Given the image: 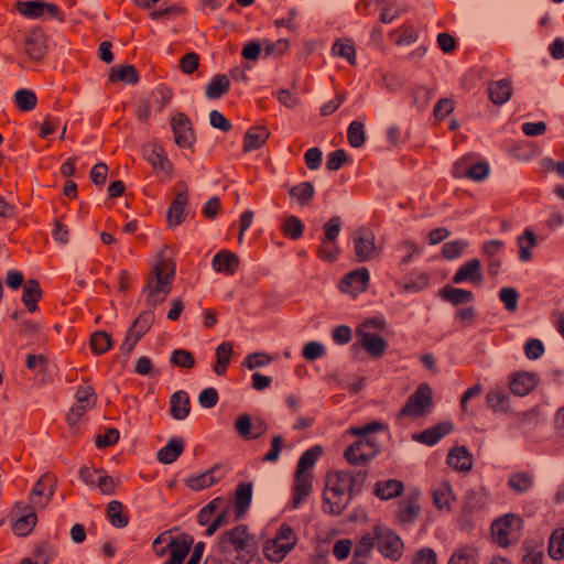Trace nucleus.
<instances>
[{
	"label": "nucleus",
	"instance_id": "obj_1",
	"mask_svg": "<svg viewBox=\"0 0 564 564\" xmlns=\"http://www.w3.org/2000/svg\"><path fill=\"white\" fill-rule=\"evenodd\" d=\"M216 547L226 557L234 556L235 564H249L256 554L257 542L248 528L241 524L224 532Z\"/></svg>",
	"mask_w": 564,
	"mask_h": 564
},
{
	"label": "nucleus",
	"instance_id": "obj_2",
	"mask_svg": "<svg viewBox=\"0 0 564 564\" xmlns=\"http://www.w3.org/2000/svg\"><path fill=\"white\" fill-rule=\"evenodd\" d=\"M382 429L383 425L376 421L364 426L350 427L347 433L360 438L346 448L345 458L352 465H365L379 453V444L370 434Z\"/></svg>",
	"mask_w": 564,
	"mask_h": 564
},
{
	"label": "nucleus",
	"instance_id": "obj_3",
	"mask_svg": "<svg viewBox=\"0 0 564 564\" xmlns=\"http://www.w3.org/2000/svg\"><path fill=\"white\" fill-rule=\"evenodd\" d=\"M175 268L163 257L156 261L152 269V275L148 279L143 289L147 303L150 306H156L165 301L171 291V284L174 279Z\"/></svg>",
	"mask_w": 564,
	"mask_h": 564
},
{
	"label": "nucleus",
	"instance_id": "obj_4",
	"mask_svg": "<svg viewBox=\"0 0 564 564\" xmlns=\"http://www.w3.org/2000/svg\"><path fill=\"white\" fill-rule=\"evenodd\" d=\"M321 454L322 448L319 446H314L301 455L297 463L295 481L293 486V498L291 502L293 509H297L310 495L312 490L310 469L314 467Z\"/></svg>",
	"mask_w": 564,
	"mask_h": 564
},
{
	"label": "nucleus",
	"instance_id": "obj_5",
	"mask_svg": "<svg viewBox=\"0 0 564 564\" xmlns=\"http://www.w3.org/2000/svg\"><path fill=\"white\" fill-rule=\"evenodd\" d=\"M297 538L293 529L283 523L278 529L275 536L263 546L264 556L272 562H281L295 546Z\"/></svg>",
	"mask_w": 564,
	"mask_h": 564
},
{
	"label": "nucleus",
	"instance_id": "obj_6",
	"mask_svg": "<svg viewBox=\"0 0 564 564\" xmlns=\"http://www.w3.org/2000/svg\"><path fill=\"white\" fill-rule=\"evenodd\" d=\"M372 532L375 544L382 556L392 561H397L402 556L404 544L393 530L388 527L377 525Z\"/></svg>",
	"mask_w": 564,
	"mask_h": 564
},
{
	"label": "nucleus",
	"instance_id": "obj_7",
	"mask_svg": "<svg viewBox=\"0 0 564 564\" xmlns=\"http://www.w3.org/2000/svg\"><path fill=\"white\" fill-rule=\"evenodd\" d=\"M521 525L522 520L520 517L516 514H506L505 517L497 519L491 524V533L495 541L500 546H508L517 539Z\"/></svg>",
	"mask_w": 564,
	"mask_h": 564
},
{
	"label": "nucleus",
	"instance_id": "obj_8",
	"mask_svg": "<svg viewBox=\"0 0 564 564\" xmlns=\"http://www.w3.org/2000/svg\"><path fill=\"white\" fill-rule=\"evenodd\" d=\"M354 253L359 262H367L378 256L375 234L367 228L357 229L352 236Z\"/></svg>",
	"mask_w": 564,
	"mask_h": 564
},
{
	"label": "nucleus",
	"instance_id": "obj_9",
	"mask_svg": "<svg viewBox=\"0 0 564 564\" xmlns=\"http://www.w3.org/2000/svg\"><path fill=\"white\" fill-rule=\"evenodd\" d=\"M432 403L431 388L427 384H421L417 390L409 398L400 412L401 416H419Z\"/></svg>",
	"mask_w": 564,
	"mask_h": 564
},
{
	"label": "nucleus",
	"instance_id": "obj_10",
	"mask_svg": "<svg viewBox=\"0 0 564 564\" xmlns=\"http://www.w3.org/2000/svg\"><path fill=\"white\" fill-rule=\"evenodd\" d=\"M153 322V314L150 312L142 313L128 329L121 350L129 354L134 348L140 338L150 329Z\"/></svg>",
	"mask_w": 564,
	"mask_h": 564
},
{
	"label": "nucleus",
	"instance_id": "obj_11",
	"mask_svg": "<svg viewBox=\"0 0 564 564\" xmlns=\"http://www.w3.org/2000/svg\"><path fill=\"white\" fill-rule=\"evenodd\" d=\"M455 284L470 283L474 285L481 284L484 281V271L478 259H469L462 264L452 278Z\"/></svg>",
	"mask_w": 564,
	"mask_h": 564
},
{
	"label": "nucleus",
	"instance_id": "obj_12",
	"mask_svg": "<svg viewBox=\"0 0 564 564\" xmlns=\"http://www.w3.org/2000/svg\"><path fill=\"white\" fill-rule=\"evenodd\" d=\"M175 143L181 148H191L195 141L192 123L187 116L177 113L171 121Z\"/></svg>",
	"mask_w": 564,
	"mask_h": 564
},
{
	"label": "nucleus",
	"instance_id": "obj_13",
	"mask_svg": "<svg viewBox=\"0 0 564 564\" xmlns=\"http://www.w3.org/2000/svg\"><path fill=\"white\" fill-rule=\"evenodd\" d=\"M370 275L366 268H359L346 274L341 281L340 289L343 292L356 295L367 289Z\"/></svg>",
	"mask_w": 564,
	"mask_h": 564
},
{
	"label": "nucleus",
	"instance_id": "obj_14",
	"mask_svg": "<svg viewBox=\"0 0 564 564\" xmlns=\"http://www.w3.org/2000/svg\"><path fill=\"white\" fill-rule=\"evenodd\" d=\"M226 474L225 468L221 465H215L213 468L197 476H193L186 479V485L192 490H203L224 478Z\"/></svg>",
	"mask_w": 564,
	"mask_h": 564
},
{
	"label": "nucleus",
	"instance_id": "obj_15",
	"mask_svg": "<svg viewBox=\"0 0 564 564\" xmlns=\"http://www.w3.org/2000/svg\"><path fill=\"white\" fill-rule=\"evenodd\" d=\"M178 193L167 210V221L172 226L180 225L184 219V209L187 204V188L184 182L176 184Z\"/></svg>",
	"mask_w": 564,
	"mask_h": 564
},
{
	"label": "nucleus",
	"instance_id": "obj_16",
	"mask_svg": "<svg viewBox=\"0 0 564 564\" xmlns=\"http://www.w3.org/2000/svg\"><path fill=\"white\" fill-rule=\"evenodd\" d=\"M357 336L360 346L365 348L370 356L380 357L384 352L387 343L381 336L366 332V329L362 328L357 330Z\"/></svg>",
	"mask_w": 564,
	"mask_h": 564
},
{
	"label": "nucleus",
	"instance_id": "obj_17",
	"mask_svg": "<svg viewBox=\"0 0 564 564\" xmlns=\"http://www.w3.org/2000/svg\"><path fill=\"white\" fill-rule=\"evenodd\" d=\"M212 267L216 272L232 275L239 267V258L234 252L221 250L214 256Z\"/></svg>",
	"mask_w": 564,
	"mask_h": 564
},
{
	"label": "nucleus",
	"instance_id": "obj_18",
	"mask_svg": "<svg viewBox=\"0 0 564 564\" xmlns=\"http://www.w3.org/2000/svg\"><path fill=\"white\" fill-rule=\"evenodd\" d=\"M143 156L154 170L162 171L166 174L170 173L171 164L159 144L151 143L145 145L143 148Z\"/></svg>",
	"mask_w": 564,
	"mask_h": 564
},
{
	"label": "nucleus",
	"instance_id": "obj_19",
	"mask_svg": "<svg viewBox=\"0 0 564 564\" xmlns=\"http://www.w3.org/2000/svg\"><path fill=\"white\" fill-rule=\"evenodd\" d=\"M452 430V423L443 422L421 432L420 434H415L413 438L420 443L432 446L435 445L442 437L448 435Z\"/></svg>",
	"mask_w": 564,
	"mask_h": 564
},
{
	"label": "nucleus",
	"instance_id": "obj_20",
	"mask_svg": "<svg viewBox=\"0 0 564 564\" xmlns=\"http://www.w3.org/2000/svg\"><path fill=\"white\" fill-rule=\"evenodd\" d=\"M350 494L324 492V511L330 514H340L349 505Z\"/></svg>",
	"mask_w": 564,
	"mask_h": 564
},
{
	"label": "nucleus",
	"instance_id": "obj_21",
	"mask_svg": "<svg viewBox=\"0 0 564 564\" xmlns=\"http://www.w3.org/2000/svg\"><path fill=\"white\" fill-rule=\"evenodd\" d=\"M447 464L460 471H468L473 467L470 453L465 446L452 448L447 455Z\"/></svg>",
	"mask_w": 564,
	"mask_h": 564
},
{
	"label": "nucleus",
	"instance_id": "obj_22",
	"mask_svg": "<svg viewBox=\"0 0 564 564\" xmlns=\"http://www.w3.org/2000/svg\"><path fill=\"white\" fill-rule=\"evenodd\" d=\"M252 499V485L251 484H239L235 492V503L232 506L236 517L238 520L245 511L249 508Z\"/></svg>",
	"mask_w": 564,
	"mask_h": 564
},
{
	"label": "nucleus",
	"instance_id": "obj_23",
	"mask_svg": "<svg viewBox=\"0 0 564 564\" xmlns=\"http://www.w3.org/2000/svg\"><path fill=\"white\" fill-rule=\"evenodd\" d=\"M452 486L447 481H441L433 489L434 506L441 511H449L454 501Z\"/></svg>",
	"mask_w": 564,
	"mask_h": 564
},
{
	"label": "nucleus",
	"instance_id": "obj_24",
	"mask_svg": "<svg viewBox=\"0 0 564 564\" xmlns=\"http://www.w3.org/2000/svg\"><path fill=\"white\" fill-rule=\"evenodd\" d=\"M183 449L184 441L180 437H174L156 453V458L162 464H172L181 456Z\"/></svg>",
	"mask_w": 564,
	"mask_h": 564
},
{
	"label": "nucleus",
	"instance_id": "obj_25",
	"mask_svg": "<svg viewBox=\"0 0 564 564\" xmlns=\"http://www.w3.org/2000/svg\"><path fill=\"white\" fill-rule=\"evenodd\" d=\"M447 564H479V552L474 545H462L454 550Z\"/></svg>",
	"mask_w": 564,
	"mask_h": 564
},
{
	"label": "nucleus",
	"instance_id": "obj_26",
	"mask_svg": "<svg viewBox=\"0 0 564 564\" xmlns=\"http://www.w3.org/2000/svg\"><path fill=\"white\" fill-rule=\"evenodd\" d=\"M441 296L443 300L449 302L455 306L460 304H467L475 300V295L471 291L454 288L451 285H445L441 290Z\"/></svg>",
	"mask_w": 564,
	"mask_h": 564
},
{
	"label": "nucleus",
	"instance_id": "obj_27",
	"mask_svg": "<svg viewBox=\"0 0 564 564\" xmlns=\"http://www.w3.org/2000/svg\"><path fill=\"white\" fill-rule=\"evenodd\" d=\"M534 486V478L524 471L513 473L508 477V487L518 495L529 492Z\"/></svg>",
	"mask_w": 564,
	"mask_h": 564
},
{
	"label": "nucleus",
	"instance_id": "obj_28",
	"mask_svg": "<svg viewBox=\"0 0 564 564\" xmlns=\"http://www.w3.org/2000/svg\"><path fill=\"white\" fill-rule=\"evenodd\" d=\"M490 100L496 105L506 104L512 95L511 83L507 79H500L489 85Z\"/></svg>",
	"mask_w": 564,
	"mask_h": 564
},
{
	"label": "nucleus",
	"instance_id": "obj_29",
	"mask_svg": "<svg viewBox=\"0 0 564 564\" xmlns=\"http://www.w3.org/2000/svg\"><path fill=\"white\" fill-rule=\"evenodd\" d=\"M535 384V376L525 372L517 373L516 376L512 377V380L510 382V390L516 395L522 397L527 395L531 390H533Z\"/></svg>",
	"mask_w": 564,
	"mask_h": 564
},
{
	"label": "nucleus",
	"instance_id": "obj_30",
	"mask_svg": "<svg viewBox=\"0 0 564 564\" xmlns=\"http://www.w3.org/2000/svg\"><path fill=\"white\" fill-rule=\"evenodd\" d=\"M191 543L192 540L187 541L185 538L171 540L166 546L171 554L165 564H182L189 552Z\"/></svg>",
	"mask_w": 564,
	"mask_h": 564
},
{
	"label": "nucleus",
	"instance_id": "obj_31",
	"mask_svg": "<svg viewBox=\"0 0 564 564\" xmlns=\"http://www.w3.org/2000/svg\"><path fill=\"white\" fill-rule=\"evenodd\" d=\"M171 413L175 420H184L189 414V399L185 391H177L171 397Z\"/></svg>",
	"mask_w": 564,
	"mask_h": 564
},
{
	"label": "nucleus",
	"instance_id": "obj_32",
	"mask_svg": "<svg viewBox=\"0 0 564 564\" xmlns=\"http://www.w3.org/2000/svg\"><path fill=\"white\" fill-rule=\"evenodd\" d=\"M334 477L338 480L341 488L351 496L359 491L364 481V476L360 473L354 474L347 470L337 471Z\"/></svg>",
	"mask_w": 564,
	"mask_h": 564
},
{
	"label": "nucleus",
	"instance_id": "obj_33",
	"mask_svg": "<svg viewBox=\"0 0 564 564\" xmlns=\"http://www.w3.org/2000/svg\"><path fill=\"white\" fill-rule=\"evenodd\" d=\"M375 536L373 532H369L361 538V540L356 544L354 550L352 564H365L367 557L370 554L371 549L375 546Z\"/></svg>",
	"mask_w": 564,
	"mask_h": 564
},
{
	"label": "nucleus",
	"instance_id": "obj_34",
	"mask_svg": "<svg viewBox=\"0 0 564 564\" xmlns=\"http://www.w3.org/2000/svg\"><path fill=\"white\" fill-rule=\"evenodd\" d=\"M41 297L40 284L36 280H28L23 285L22 302L30 312L36 310V303Z\"/></svg>",
	"mask_w": 564,
	"mask_h": 564
},
{
	"label": "nucleus",
	"instance_id": "obj_35",
	"mask_svg": "<svg viewBox=\"0 0 564 564\" xmlns=\"http://www.w3.org/2000/svg\"><path fill=\"white\" fill-rule=\"evenodd\" d=\"M269 132L264 128H251L246 137L243 142V150L246 152H251L259 149L268 139Z\"/></svg>",
	"mask_w": 564,
	"mask_h": 564
},
{
	"label": "nucleus",
	"instance_id": "obj_36",
	"mask_svg": "<svg viewBox=\"0 0 564 564\" xmlns=\"http://www.w3.org/2000/svg\"><path fill=\"white\" fill-rule=\"evenodd\" d=\"M332 53L346 59L350 65H356V51L349 39H338L334 42Z\"/></svg>",
	"mask_w": 564,
	"mask_h": 564
},
{
	"label": "nucleus",
	"instance_id": "obj_37",
	"mask_svg": "<svg viewBox=\"0 0 564 564\" xmlns=\"http://www.w3.org/2000/svg\"><path fill=\"white\" fill-rule=\"evenodd\" d=\"M230 82L224 74H218L206 86V97L209 99H218L229 89Z\"/></svg>",
	"mask_w": 564,
	"mask_h": 564
},
{
	"label": "nucleus",
	"instance_id": "obj_38",
	"mask_svg": "<svg viewBox=\"0 0 564 564\" xmlns=\"http://www.w3.org/2000/svg\"><path fill=\"white\" fill-rule=\"evenodd\" d=\"M232 355V345L228 341H224L216 348L217 361L214 366V371L218 376H223L230 362Z\"/></svg>",
	"mask_w": 564,
	"mask_h": 564
},
{
	"label": "nucleus",
	"instance_id": "obj_39",
	"mask_svg": "<svg viewBox=\"0 0 564 564\" xmlns=\"http://www.w3.org/2000/svg\"><path fill=\"white\" fill-rule=\"evenodd\" d=\"M403 490V484L397 479L378 482L376 486V495L382 500H389L400 496Z\"/></svg>",
	"mask_w": 564,
	"mask_h": 564
},
{
	"label": "nucleus",
	"instance_id": "obj_40",
	"mask_svg": "<svg viewBox=\"0 0 564 564\" xmlns=\"http://www.w3.org/2000/svg\"><path fill=\"white\" fill-rule=\"evenodd\" d=\"M536 245V238L533 231L527 229L523 235L518 238L519 258L523 262L532 259L531 250Z\"/></svg>",
	"mask_w": 564,
	"mask_h": 564
},
{
	"label": "nucleus",
	"instance_id": "obj_41",
	"mask_svg": "<svg viewBox=\"0 0 564 564\" xmlns=\"http://www.w3.org/2000/svg\"><path fill=\"white\" fill-rule=\"evenodd\" d=\"M45 1H20L18 2L19 12L29 19H39L45 15Z\"/></svg>",
	"mask_w": 564,
	"mask_h": 564
},
{
	"label": "nucleus",
	"instance_id": "obj_42",
	"mask_svg": "<svg viewBox=\"0 0 564 564\" xmlns=\"http://www.w3.org/2000/svg\"><path fill=\"white\" fill-rule=\"evenodd\" d=\"M420 512V507L413 500L406 499L399 503L398 519L400 522L410 524L412 523Z\"/></svg>",
	"mask_w": 564,
	"mask_h": 564
},
{
	"label": "nucleus",
	"instance_id": "obj_43",
	"mask_svg": "<svg viewBox=\"0 0 564 564\" xmlns=\"http://www.w3.org/2000/svg\"><path fill=\"white\" fill-rule=\"evenodd\" d=\"M110 80L134 84L138 82L137 70L132 65L113 66L110 72Z\"/></svg>",
	"mask_w": 564,
	"mask_h": 564
},
{
	"label": "nucleus",
	"instance_id": "obj_44",
	"mask_svg": "<svg viewBox=\"0 0 564 564\" xmlns=\"http://www.w3.org/2000/svg\"><path fill=\"white\" fill-rule=\"evenodd\" d=\"M489 501V495L484 488L470 489L466 495V507L470 510H479Z\"/></svg>",
	"mask_w": 564,
	"mask_h": 564
},
{
	"label": "nucleus",
	"instance_id": "obj_45",
	"mask_svg": "<svg viewBox=\"0 0 564 564\" xmlns=\"http://www.w3.org/2000/svg\"><path fill=\"white\" fill-rule=\"evenodd\" d=\"M25 51L33 59H40L46 53V46L41 35L32 34L25 41Z\"/></svg>",
	"mask_w": 564,
	"mask_h": 564
},
{
	"label": "nucleus",
	"instance_id": "obj_46",
	"mask_svg": "<svg viewBox=\"0 0 564 564\" xmlns=\"http://www.w3.org/2000/svg\"><path fill=\"white\" fill-rule=\"evenodd\" d=\"M549 555L554 560L564 557V529H557L551 534Z\"/></svg>",
	"mask_w": 564,
	"mask_h": 564
},
{
	"label": "nucleus",
	"instance_id": "obj_47",
	"mask_svg": "<svg viewBox=\"0 0 564 564\" xmlns=\"http://www.w3.org/2000/svg\"><path fill=\"white\" fill-rule=\"evenodd\" d=\"M172 91L164 86L158 87L149 97V101L154 111H161L171 100Z\"/></svg>",
	"mask_w": 564,
	"mask_h": 564
},
{
	"label": "nucleus",
	"instance_id": "obj_48",
	"mask_svg": "<svg viewBox=\"0 0 564 564\" xmlns=\"http://www.w3.org/2000/svg\"><path fill=\"white\" fill-rule=\"evenodd\" d=\"M122 505L117 501H110L107 506V517L116 528H124L128 524V517L122 514Z\"/></svg>",
	"mask_w": 564,
	"mask_h": 564
},
{
	"label": "nucleus",
	"instance_id": "obj_49",
	"mask_svg": "<svg viewBox=\"0 0 564 564\" xmlns=\"http://www.w3.org/2000/svg\"><path fill=\"white\" fill-rule=\"evenodd\" d=\"M112 345V340L109 334L106 332H95L90 337V347L97 355L105 354Z\"/></svg>",
	"mask_w": 564,
	"mask_h": 564
},
{
	"label": "nucleus",
	"instance_id": "obj_50",
	"mask_svg": "<svg viewBox=\"0 0 564 564\" xmlns=\"http://www.w3.org/2000/svg\"><path fill=\"white\" fill-rule=\"evenodd\" d=\"M314 195V187L310 182H302L290 189V196L301 205H306Z\"/></svg>",
	"mask_w": 564,
	"mask_h": 564
},
{
	"label": "nucleus",
	"instance_id": "obj_51",
	"mask_svg": "<svg viewBox=\"0 0 564 564\" xmlns=\"http://www.w3.org/2000/svg\"><path fill=\"white\" fill-rule=\"evenodd\" d=\"M36 96L29 89H20L14 95L17 107L22 111H30L36 106Z\"/></svg>",
	"mask_w": 564,
	"mask_h": 564
},
{
	"label": "nucleus",
	"instance_id": "obj_52",
	"mask_svg": "<svg viewBox=\"0 0 564 564\" xmlns=\"http://www.w3.org/2000/svg\"><path fill=\"white\" fill-rule=\"evenodd\" d=\"M225 503V500L221 498H215L208 505H206L197 516V521L200 525H207L213 520L212 518L220 509V507Z\"/></svg>",
	"mask_w": 564,
	"mask_h": 564
},
{
	"label": "nucleus",
	"instance_id": "obj_53",
	"mask_svg": "<svg viewBox=\"0 0 564 564\" xmlns=\"http://www.w3.org/2000/svg\"><path fill=\"white\" fill-rule=\"evenodd\" d=\"M347 138L351 147H361L366 141L364 124L360 121H352L348 126Z\"/></svg>",
	"mask_w": 564,
	"mask_h": 564
},
{
	"label": "nucleus",
	"instance_id": "obj_54",
	"mask_svg": "<svg viewBox=\"0 0 564 564\" xmlns=\"http://www.w3.org/2000/svg\"><path fill=\"white\" fill-rule=\"evenodd\" d=\"M35 523L36 516L33 512H29L14 521L13 531L17 535L24 536L33 529Z\"/></svg>",
	"mask_w": 564,
	"mask_h": 564
},
{
	"label": "nucleus",
	"instance_id": "obj_55",
	"mask_svg": "<svg viewBox=\"0 0 564 564\" xmlns=\"http://www.w3.org/2000/svg\"><path fill=\"white\" fill-rule=\"evenodd\" d=\"M304 225L296 216H289L282 226V231L289 238L296 240L303 235Z\"/></svg>",
	"mask_w": 564,
	"mask_h": 564
},
{
	"label": "nucleus",
	"instance_id": "obj_56",
	"mask_svg": "<svg viewBox=\"0 0 564 564\" xmlns=\"http://www.w3.org/2000/svg\"><path fill=\"white\" fill-rule=\"evenodd\" d=\"M171 362L181 368L191 369L195 366L193 354L186 349H175L171 354Z\"/></svg>",
	"mask_w": 564,
	"mask_h": 564
},
{
	"label": "nucleus",
	"instance_id": "obj_57",
	"mask_svg": "<svg viewBox=\"0 0 564 564\" xmlns=\"http://www.w3.org/2000/svg\"><path fill=\"white\" fill-rule=\"evenodd\" d=\"M544 551L542 546L525 544L522 564H543Z\"/></svg>",
	"mask_w": 564,
	"mask_h": 564
},
{
	"label": "nucleus",
	"instance_id": "obj_58",
	"mask_svg": "<svg viewBox=\"0 0 564 564\" xmlns=\"http://www.w3.org/2000/svg\"><path fill=\"white\" fill-rule=\"evenodd\" d=\"M324 236L322 240L326 242H336L340 230H341V220L340 217L334 216L332 217L323 227Z\"/></svg>",
	"mask_w": 564,
	"mask_h": 564
},
{
	"label": "nucleus",
	"instance_id": "obj_59",
	"mask_svg": "<svg viewBox=\"0 0 564 564\" xmlns=\"http://www.w3.org/2000/svg\"><path fill=\"white\" fill-rule=\"evenodd\" d=\"M468 247V242L466 240H453L444 243L442 253L446 259L453 260L458 258L465 248Z\"/></svg>",
	"mask_w": 564,
	"mask_h": 564
},
{
	"label": "nucleus",
	"instance_id": "obj_60",
	"mask_svg": "<svg viewBox=\"0 0 564 564\" xmlns=\"http://www.w3.org/2000/svg\"><path fill=\"white\" fill-rule=\"evenodd\" d=\"M339 253L340 249L336 242H326L321 239V246L317 250V254L322 260L334 262Z\"/></svg>",
	"mask_w": 564,
	"mask_h": 564
},
{
	"label": "nucleus",
	"instance_id": "obj_61",
	"mask_svg": "<svg viewBox=\"0 0 564 564\" xmlns=\"http://www.w3.org/2000/svg\"><path fill=\"white\" fill-rule=\"evenodd\" d=\"M519 293L513 288H502L499 291V300L505 304L506 310L514 312L518 307Z\"/></svg>",
	"mask_w": 564,
	"mask_h": 564
},
{
	"label": "nucleus",
	"instance_id": "obj_62",
	"mask_svg": "<svg viewBox=\"0 0 564 564\" xmlns=\"http://www.w3.org/2000/svg\"><path fill=\"white\" fill-rule=\"evenodd\" d=\"M487 402L496 411H505L508 408V397L500 389L490 391L487 394Z\"/></svg>",
	"mask_w": 564,
	"mask_h": 564
},
{
	"label": "nucleus",
	"instance_id": "obj_63",
	"mask_svg": "<svg viewBox=\"0 0 564 564\" xmlns=\"http://www.w3.org/2000/svg\"><path fill=\"white\" fill-rule=\"evenodd\" d=\"M325 355V347L318 341H308L302 349V356L307 361H314Z\"/></svg>",
	"mask_w": 564,
	"mask_h": 564
},
{
	"label": "nucleus",
	"instance_id": "obj_64",
	"mask_svg": "<svg viewBox=\"0 0 564 564\" xmlns=\"http://www.w3.org/2000/svg\"><path fill=\"white\" fill-rule=\"evenodd\" d=\"M412 564H438L437 554L433 549L424 546L413 554Z\"/></svg>",
	"mask_w": 564,
	"mask_h": 564
}]
</instances>
